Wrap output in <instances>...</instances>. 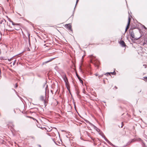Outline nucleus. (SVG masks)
<instances>
[{
	"mask_svg": "<svg viewBox=\"0 0 147 147\" xmlns=\"http://www.w3.org/2000/svg\"><path fill=\"white\" fill-rule=\"evenodd\" d=\"M130 38L133 41L134 40H138L140 37H135L134 34V33L133 31H131L130 30H129V33H130Z\"/></svg>",
	"mask_w": 147,
	"mask_h": 147,
	"instance_id": "f257e3e1",
	"label": "nucleus"
},
{
	"mask_svg": "<svg viewBox=\"0 0 147 147\" xmlns=\"http://www.w3.org/2000/svg\"><path fill=\"white\" fill-rule=\"evenodd\" d=\"M130 17V16H129V26L130 25H131V28L130 29H135L136 28V27H137L136 25V24L134 23V24H132V23H131V24H130V22L131 20V18H132L133 20H134V19L131 16Z\"/></svg>",
	"mask_w": 147,
	"mask_h": 147,
	"instance_id": "f03ea898",
	"label": "nucleus"
},
{
	"mask_svg": "<svg viewBox=\"0 0 147 147\" xmlns=\"http://www.w3.org/2000/svg\"><path fill=\"white\" fill-rule=\"evenodd\" d=\"M65 27L68 29V30L72 31L71 25L70 24H66L65 25Z\"/></svg>",
	"mask_w": 147,
	"mask_h": 147,
	"instance_id": "7ed1b4c3",
	"label": "nucleus"
},
{
	"mask_svg": "<svg viewBox=\"0 0 147 147\" xmlns=\"http://www.w3.org/2000/svg\"><path fill=\"white\" fill-rule=\"evenodd\" d=\"M63 78L65 82H67V81H68V79L65 74L63 75Z\"/></svg>",
	"mask_w": 147,
	"mask_h": 147,
	"instance_id": "20e7f679",
	"label": "nucleus"
},
{
	"mask_svg": "<svg viewBox=\"0 0 147 147\" xmlns=\"http://www.w3.org/2000/svg\"><path fill=\"white\" fill-rule=\"evenodd\" d=\"M119 43L120 45L123 47H125L126 46L125 43V42L123 40H121L119 42Z\"/></svg>",
	"mask_w": 147,
	"mask_h": 147,
	"instance_id": "39448f33",
	"label": "nucleus"
},
{
	"mask_svg": "<svg viewBox=\"0 0 147 147\" xmlns=\"http://www.w3.org/2000/svg\"><path fill=\"white\" fill-rule=\"evenodd\" d=\"M40 100L42 101H43V102L45 103V106H46V101H45V98L44 97L42 96H41L40 97Z\"/></svg>",
	"mask_w": 147,
	"mask_h": 147,
	"instance_id": "423d86ee",
	"label": "nucleus"
},
{
	"mask_svg": "<svg viewBox=\"0 0 147 147\" xmlns=\"http://www.w3.org/2000/svg\"><path fill=\"white\" fill-rule=\"evenodd\" d=\"M9 21L10 22L12 23V25H19L20 24H17V23H15L13 22L9 18Z\"/></svg>",
	"mask_w": 147,
	"mask_h": 147,
	"instance_id": "0eeeda50",
	"label": "nucleus"
},
{
	"mask_svg": "<svg viewBox=\"0 0 147 147\" xmlns=\"http://www.w3.org/2000/svg\"><path fill=\"white\" fill-rule=\"evenodd\" d=\"M115 70L113 72L108 73L107 74H109L110 75L111 74H112L113 75H116V73Z\"/></svg>",
	"mask_w": 147,
	"mask_h": 147,
	"instance_id": "6e6552de",
	"label": "nucleus"
},
{
	"mask_svg": "<svg viewBox=\"0 0 147 147\" xmlns=\"http://www.w3.org/2000/svg\"><path fill=\"white\" fill-rule=\"evenodd\" d=\"M76 76H77V77H78V79L80 80V82L81 83H83V81L81 80V78L77 74H76Z\"/></svg>",
	"mask_w": 147,
	"mask_h": 147,
	"instance_id": "1a4fd4ad",
	"label": "nucleus"
},
{
	"mask_svg": "<svg viewBox=\"0 0 147 147\" xmlns=\"http://www.w3.org/2000/svg\"><path fill=\"white\" fill-rule=\"evenodd\" d=\"M65 82V84H66V86L67 88L68 89V88L69 86V82H68V81H67V82Z\"/></svg>",
	"mask_w": 147,
	"mask_h": 147,
	"instance_id": "9d476101",
	"label": "nucleus"
},
{
	"mask_svg": "<svg viewBox=\"0 0 147 147\" xmlns=\"http://www.w3.org/2000/svg\"><path fill=\"white\" fill-rule=\"evenodd\" d=\"M128 28H129V21H128L127 26L126 28L125 29V32L127 31V30L128 29Z\"/></svg>",
	"mask_w": 147,
	"mask_h": 147,
	"instance_id": "9b49d317",
	"label": "nucleus"
},
{
	"mask_svg": "<svg viewBox=\"0 0 147 147\" xmlns=\"http://www.w3.org/2000/svg\"><path fill=\"white\" fill-rule=\"evenodd\" d=\"M14 29L16 30H19L20 29V27H15L14 28Z\"/></svg>",
	"mask_w": 147,
	"mask_h": 147,
	"instance_id": "f8f14e48",
	"label": "nucleus"
},
{
	"mask_svg": "<svg viewBox=\"0 0 147 147\" xmlns=\"http://www.w3.org/2000/svg\"><path fill=\"white\" fill-rule=\"evenodd\" d=\"M123 122H122L121 123V124L120 125H119V127H121V128H122L123 127Z\"/></svg>",
	"mask_w": 147,
	"mask_h": 147,
	"instance_id": "ddd939ff",
	"label": "nucleus"
},
{
	"mask_svg": "<svg viewBox=\"0 0 147 147\" xmlns=\"http://www.w3.org/2000/svg\"><path fill=\"white\" fill-rule=\"evenodd\" d=\"M136 140L135 139H132L131 140V142H129V143L130 142V143H132V142H134L136 141Z\"/></svg>",
	"mask_w": 147,
	"mask_h": 147,
	"instance_id": "4468645a",
	"label": "nucleus"
},
{
	"mask_svg": "<svg viewBox=\"0 0 147 147\" xmlns=\"http://www.w3.org/2000/svg\"><path fill=\"white\" fill-rule=\"evenodd\" d=\"M90 57L92 59V61L93 60V59L94 58V57L92 55H91L90 56Z\"/></svg>",
	"mask_w": 147,
	"mask_h": 147,
	"instance_id": "2eb2a0df",
	"label": "nucleus"
},
{
	"mask_svg": "<svg viewBox=\"0 0 147 147\" xmlns=\"http://www.w3.org/2000/svg\"><path fill=\"white\" fill-rule=\"evenodd\" d=\"M144 78L145 80L147 82V77H144Z\"/></svg>",
	"mask_w": 147,
	"mask_h": 147,
	"instance_id": "dca6fc26",
	"label": "nucleus"
},
{
	"mask_svg": "<svg viewBox=\"0 0 147 147\" xmlns=\"http://www.w3.org/2000/svg\"><path fill=\"white\" fill-rule=\"evenodd\" d=\"M103 76V75H100V76H98V77L99 78H101Z\"/></svg>",
	"mask_w": 147,
	"mask_h": 147,
	"instance_id": "f3484780",
	"label": "nucleus"
},
{
	"mask_svg": "<svg viewBox=\"0 0 147 147\" xmlns=\"http://www.w3.org/2000/svg\"><path fill=\"white\" fill-rule=\"evenodd\" d=\"M142 146L143 147H146V145H145L144 143L143 144Z\"/></svg>",
	"mask_w": 147,
	"mask_h": 147,
	"instance_id": "a211bd4d",
	"label": "nucleus"
},
{
	"mask_svg": "<svg viewBox=\"0 0 147 147\" xmlns=\"http://www.w3.org/2000/svg\"><path fill=\"white\" fill-rule=\"evenodd\" d=\"M143 66H144L145 68H146V65L144 64L143 65Z\"/></svg>",
	"mask_w": 147,
	"mask_h": 147,
	"instance_id": "6ab92c4d",
	"label": "nucleus"
},
{
	"mask_svg": "<svg viewBox=\"0 0 147 147\" xmlns=\"http://www.w3.org/2000/svg\"><path fill=\"white\" fill-rule=\"evenodd\" d=\"M18 86V85L16 83V88H17Z\"/></svg>",
	"mask_w": 147,
	"mask_h": 147,
	"instance_id": "aec40b11",
	"label": "nucleus"
},
{
	"mask_svg": "<svg viewBox=\"0 0 147 147\" xmlns=\"http://www.w3.org/2000/svg\"><path fill=\"white\" fill-rule=\"evenodd\" d=\"M115 89H117V88L116 86L115 87Z\"/></svg>",
	"mask_w": 147,
	"mask_h": 147,
	"instance_id": "412c9836",
	"label": "nucleus"
},
{
	"mask_svg": "<svg viewBox=\"0 0 147 147\" xmlns=\"http://www.w3.org/2000/svg\"><path fill=\"white\" fill-rule=\"evenodd\" d=\"M95 75L96 76H98V74H95Z\"/></svg>",
	"mask_w": 147,
	"mask_h": 147,
	"instance_id": "4be33fe9",
	"label": "nucleus"
},
{
	"mask_svg": "<svg viewBox=\"0 0 147 147\" xmlns=\"http://www.w3.org/2000/svg\"><path fill=\"white\" fill-rule=\"evenodd\" d=\"M29 117L30 118H33V117Z\"/></svg>",
	"mask_w": 147,
	"mask_h": 147,
	"instance_id": "5701e85b",
	"label": "nucleus"
},
{
	"mask_svg": "<svg viewBox=\"0 0 147 147\" xmlns=\"http://www.w3.org/2000/svg\"><path fill=\"white\" fill-rule=\"evenodd\" d=\"M29 117L30 118H33V117Z\"/></svg>",
	"mask_w": 147,
	"mask_h": 147,
	"instance_id": "b1692460",
	"label": "nucleus"
},
{
	"mask_svg": "<svg viewBox=\"0 0 147 147\" xmlns=\"http://www.w3.org/2000/svg\"><path fill=\"white\" fill-rule=\"evenodd\" d=\"M78 1H79V0H77L76 3H77L78 2Z\"/></svg>",
	"mask_w": 147,
	"mask_h": 147,
	"instance_id": "393cba45",
	"label": "nucleus"
},
{
	"mask_svg": "<svg viewBox=\"0 0 147 147\" xmlns=\"http://www.w3.org/2000/svg\"><path fill=\"white\" fill-rule=\"evenodd\" d=\"M30 34H28V36H29H29H30Z\"/></svg>",
	"mask_w": 147,
	"mask_h": 147,
	"instance_id": "a878e982",
	"label": "nucleus"
},
{
	"mask_svg": "<svg viewBox=\"0 0 147 147\" xmlns=\"http://www.w3.org/2000/svg\"><path fill=\"white\" fill-rule=\"evenodd\" d=\"M54 58H53V59H51V61H52V60L54 59Z\"/></svg>",
	"mask_w": 147,
	"mask_h": 147,
	"instance_id": "bb28decb",
	"label": "nucleus"
},
{
	"mask_svg": "<svg viewBox=\"0 0 147 147\" xmlns=\"http://www.w3.org/2000/svg\"><path fill=\"white\" fill-rule=\"evenodd\" d=\"M144 28H145L146 29V28L144 26Z\"/></svg>",
	"mask_w": 147,
	"mask_h": 147,
	"instance_id": "cd10ccee",
	"label": "nucleus"
},
{
	"mask_svg": "<svg viewBox=\"0 0 147 147\" xmlns=\"http://www.w3.org/2000/svg\"><path fill=\"white\" fill-rule=\"evenodd\" d=\"M32 119H34V120H35V119L34 118H33H33H32Z\"/></svg>",
	"mask_w": 147,
	"mask_h": 147,
	"instance_id": "c85d7f7f",
	"label": "nucleus"
},
{
	"mask_svg": "<svg viewBox=\"0 0 147 147\" xmlns=\"http://www.w3.org/2000/svg\"><path fill=\"white\" fill-rule=\"evenodd\" d=\"M32 119H34V120H35V119L34 118H33H33H32Z\"/></svg>",
	"mask_w": 147,
	"mask_h": 147,
	"instance_id": "c756f323",
	"label": "nucleus"
},
{
	"mask_svg": "<svg viewBox=\"0 0 147 147\" xmlns=\"http://www.w3.org/2000/svg\"><path fill=\"white\" fill-rule=\"evenodd\" d=\"M139 141H140V140H141V139H140H140H139Z\"/></svg>",
	"mask_w": 147,
	"mask_h": 147,
	"instance_id": "7c9ffc66",
	"label": "nucleus"
},
{
	"mask_svg": "<svg viewBox=\"0 0 147 147\" xmlns=\"http://www.w3.org/2000/svg\"><path fill=\"white\" fill-rule=\"evenodd\" d=\"M50 131V130H47L48 131Z\"/></svg>",
	"mask_w": 147,
	"mask_h": 147,
	"instance_id": "2f4dec72",
	"label": "nucleus"
},
{
	"mask_svg": "<svg viewBox=\"0 0 147 147\" xmlns=\"http://www.w3.org/2000/svg\"><path fill=\"white\" fill-rule=\"evenodd\" d=\"M139 112L141 113V111H139Z\"/></svg>",
	"mask_w": 147,
	"mask_h": 147,
	"instance_id": "473e14b6",
	"label": "nucleus"
},
{
	"mask_svg": "<svg viewBox=\"0 0 147 147\" xmlns=\"http://www.w3.org/2000/svg\"><path fill=\"white\" fill-rule=\"evenodd\" d=\"M1 49H0V54L1 53Z\"/></svg>",
	"mask_w": 147,
	"mask_h": 147,
	"instance_id": "72a5a7b5",
	"label": "nucleus"
}]
</instances>
